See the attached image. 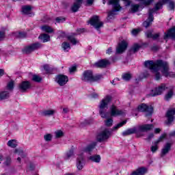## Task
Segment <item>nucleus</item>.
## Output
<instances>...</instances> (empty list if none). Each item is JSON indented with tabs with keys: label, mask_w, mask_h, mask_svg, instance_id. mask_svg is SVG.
<instances>
[{
	"label": "nucleus",
	"mask_w": 175,
	"mask_h": 175,
	"mask_svg": "<svg viewBox=\"0 0 175 175\" xmlns=\"http://www.w3.org/2000/svg\"><path fill=\"white\" fill-rule=\"evenodd\" d=\"M145 68H148L154 74L156 80L161 79V73L165 77H175V74L172 72H169V64L162 60H157L155 62L152 60H147L144 62Z\"/></svg>",
	"instance_id": "1"
},
{
	"label": "nucleus",
	"mask_w": 175,
	"mask_h": 175,
	"mask_svg": "<svg viewBox=\"0 0 175 175\" xmlns=\"http://www.w3.org/2000/svg\"><path fill=\"white\" fill-rule=\"evenodd\" d=\"M168 1L169 0H160L157 3H156L154 8L149 9L148 19L143 23L145 28H148V27H150L152 23V21H154V15H152V14L159 10V9H162L163 5L167 3Z\"/></svg>",
	"instance_id": "2"
},
{
	"label": "nucleus",
	"mask_w": 175,
	"mask_h": 175,
	"mask_svg": "<svg viewBox=\"0 0 175 175\" xmlns=\"http://www.w3.org/2000/svg\"><path fill=\"white\" fill-rule=\"evenodd\" d=\"M111 102V96H105L100 102L99 105V113L102 118H109L110 113L107 112L109 103Z\"/></svg>",
	"instance_id": "3"
},
{
	"label": "nucleus",
	"mask_w": 175,
	"mask_h": 175,
	"mask_svg": "<svg viewBox=\"0 0 175 175\" xmlns=\"http://www.w3.org/2000/svg\"><path fill=\"white\" fill-rule=\"evenodd\" d=\"M100 79H102V75H98L94 76L92 71L91 70L84 71L81 77V80H83V81H87L88 83L98 81V80H100Z\"/></svg>",
	"instance_id": "4"
},
{
	"label": "nucleus",
	"mask_w": 175,
	"mask_h": 175,
	"mask_svg": "<svg viewBox=\"0 0 175 175\" xmlns=\"http://www.w3.org/2000/svg\"><path fill=\"white\" fill-rule=\"evenodd\" d=\"M110 136H111V131L109 129H105L96 135V140L102 143V142L107 140Z\"/></svg>",
	"instance_id": "5"
},
{
	"label": "nucleus",
	"mask_w": 175,
	"mask_h": 175,
	"mask_svg": "<svg viewBox=\"0 0 175 175\" xmlns=\"http://www.w3.org/2000/svg\"><path fill=\"white\" fill-rule=\"evenodd\" d=\"M108 5H112L113 10L108 13V17H111L116 14V12L121 10V5H120V0H109Z\"/></svg>",
	"instance_id": "6"
},
{
	"label": "nucleus",
	"mask_w": 175,
	"mask_h": 175,
	"mask_svg": "<svg viewBox=\"0 0 175 175\" xmlns=\"http://www.w3.org/2000/svg\"><path fill=\"white\" fill-rule=\"evenodd\" d=\"M89 23L91 25L94 27L97 31H99V29L103 27V22L100 21L98 15H94L89 21Z\"/></svg>",
	"instance_id": "7"
},
{
	"label": "nucleus",
	"mask_w": 175,
	"mask_h": 175,
	"mask_svg": "<svg viewBox=\"0 0 175 175\" xmlns=\"http://www.w3.org/2000/svg\"><path fill=\"white\" fill-rule=\"evenodd\" d=\"M42 45L39 42H36L31 44L30 46H26L23 50V54H31L32 51H35V50H38V49H40Z\"/></svg>",
	"instance_id": "8"
},
{
	"label": "nucleus",
	"mask_w": 175,
	"mask_h": 175,
	"mask_svg": "<svg viewBox=\"0 0 175 175\" xmlns=\"http://www.w3.org/2000/svg\"><path fill=\"white\" fill-rule=\"evenodd\" d=\"M174 116H175V108L169 109L165 114V117L167 118L166 124L170 125L172 122L174 121Z\"/></svg>",
	"instance_id": "9"
},
{
	"label": "nucleus",
	"mask_w": 175,
	"mask_h": 175,
	"mask_svg": "<svg viewBox=\"0 0 175 175\" xmlns=\"http://www.w3.org/2000/svg\"><path fill=\"white\" fill-rule=\"evenodd\" d=\"M138 110L139 111H146V116H150V114H152V111H154V108H152V106L147 105L146 104H142L141 105L138 106Z\"/></svg>",
	"instance_id": "10"
},
{
	"label": "nucleus",
	"mask_w": 175,
	"mask_h": 175,
	"mask_svg": "<svg viewBox=\"0 0 175 175\" xmlns=\"http://www.w3.org/2000/svg\"><path fill=\"white\" fill-rule=\"evenodd\" d=\"M154 128V125L152 124H142L139 125L137 127L138 133L144 136L142 132H148V131H151Z\"/></svg>",
	"instance_id": "11"
},
{
	"label": "nucleus",
	"mask_w": 175,
	"mask_h": 175,
	"mask_svg": "<svg viewBox=\"0 0 175 175\" xmlns=\"http://www.w3.org/2000/svg\"><path fill=\"white\" fill-rule=\"evenodd\" d=\"M55 81L59 84V85H65L68 81H69V78L68 76L64 75H59L56 77Z\"/></svg>",
	"instance_id": "12"
},
{
	"label": "nucleus",
	"mask_w": 175,
	"mask_h": 175,
	"mask_svg": "<svg viewBox=\"0 0 175 175\" xmlns=\"http://www.w3.org/2000/svg\"><path fill=\"white\" fill-rule=\"evenodd\" d=\"M134 133L137 135V137H142V136H143V135L140 134L139 131H137V127L127 129L126 131L122 133V135L129 136V135H133Z\"/></svg>",
	"instance_id": "13"
},
{
	"label": "nucleus",
	"mask_w": 175,
	"mask_h": 175,
	"mask_svg": "<svg viewBox=\"0 0 175 175\" xmlns=\"http://www.w3.org/2000/svg\"><path fill=\"white\" fill-rule=\"evenodd\" d=\"M166 90V85L165 83L161 84L158 88H156L154 90H152V96H157L161 95L163 91Z\"/></svg>",
	"instance_id": "14"
},
{
	"label": "nucleus",
	"mask_w": 175,
	"mask_h": 175,
	"mask_svg": "<svg viewBox=\"0 0 175 175\" xmlns=\"http://www.w3.org/2000/svg\"><path fill=\"white\" fill-rule=\"evenodd\" d=\"M110 113L111 117H117L118 116H123V114H124L123 111L121 109H118V108H117L116 105H112L110 107Z\"/></svg>",
	"instance_id": "15"
},
{
	"label": "nucleus",
	"mask_w": 175,
	"mask_h": 175,
	"mask_svg": "<svg viewBox=\"0 0 175 175\" xmlns=\"http://www.w3.org/2000/svg\"><path fill=\"white\" fill-rule=\"evenodd\" d=\"M126 47H128V42H126L125 40H122L118 44V46L116 49L117 54H122V53L126 50Z\"/></svg>",
	"instance_id": "16"
},
{
	"label": "nucleus",
	"mask_w": 175,
	"mask_h": 175,
	"mask_svg": "<svg viewBox=\"0 0 175 175\" xmlns=\"http://www.w3.org/2000/svg\"><path fill=\"white\" fill-rule=\"evenodd\" d=\"M29 88H31V82L29 81H23L19 84V90L21 92H26Z\"/></svg>",
	"instance_id": "17"
},
{
	"label": "nucleus",
	"mask_w": 175,
	"mask_h": 175,
	"mask_svg": "<svg viewBox=\"0 0 175 175\" xmlns=\"http://www.w3.org/2000/svg\"><path fill=\"white\" fill-rule=\"evenodd\" d=\"M81 3H83V0H75L71 6V10L73 13H76V12H79L80 8H81Z\"/></svg>",
	"instance_id": "18"
},
{
	"label": "nucleus",
	"mask_w": 175,
	"mask_h": 175,
	"mask_svg": "<svg viewBox=\"0 0 175 175\" xmlns=\"http://www.w3.org/2000/svg\"><path fill=\"white\" fill-rule=\"evenodd\" d=\"M166 137V135L163 134L162 135L157 141L154 142V145L152 146L150 148V150L152 152H156V151L158 150V144L162 142L163 139H165Z\"/></svg>",
	"instance_id": "19"
},
{
	"label": "nucleus",
	"mask_w": 175,
	"mask_h": 175,
	"mask_svg": "<svg viewBox=\"0 0 175 175\" xmlns=\"http://www.w3.org/2000/svg\"><path fill=\"white\" fill-rule=\"evenodd\" d=\"M77 167L79 170H81L84 167V157L83 154L78 156L77 159Z\"/></svg>",
	"instance_id": "20"
},
{
	"label": "nucleus",
	"mask_w": 175,
	"mask_h": 175,
	"mask_svg": "<svg viewBox=\"0 0 175 175\" xmlns=\"http://www.w3.org/2000/svg\"><path fill=\"white\" fill-rule=\"evenodd\" d=\"M108 65H110V62L107 59H101L95 63L94 66L96 68H106Z\"/></svg>",
	"instance_id": "21"
},
{
	"label": "nucleus",
	"mask_w": 175,
	"mask_h": 175,
	"mask_svg": "<svg viewBox=\"0 0 175 175\" xmlns=\"http://www.w3.org/2000/svg\"><path fill=\"white\" fill-rule=\"evenodd\" d=\"M167 38L175 39V26L170 29L167 33H165L164 39H167Z\"/></svg>",
	"instance_id": "22"
},
{
	"label": "nucleus",
	"mask_w": 175,
	"mask_h": 175,
	"mask_svg": "<svg viewBox=\"0 0 175 175\" xmlns=\"http://www.w3.org/2000/svg\"><path fill=\"white\" fill-rule=\"evenodd\" d=\"M167 38L175 39V26L170 29L167 33H165L164 39H167Z\"/></svg>",
	"instance_id": "23"
},
{
	"label": "nucleus",
	"mask_w": 175,
	"mask_h": 175,
	"mask_svg": "<svg viewBox=\"0 0 175 175\" xmlns=\"http://www.w3.org/2000/svg\"><path fill=\"white\" fill-rule=\"evenodd\" d=\"M147 173V168L142 167L133 172L131 175H144Z\"/></svg>",
	"instance_id": "24"
},
{
	"label": "nucleus",
	"mask_w": 175,
	"mask_h": 175,
	"mask_svg": "<svg viewBox=\"0 0 175 175\" xmlns=\"http://www.w3.org/2000/svg\"><path fill=\"white\" fill-rule=\"evenodd\" d=\"M170 148H172V144L167 143L161 150V157H165L170 151Z\"/></svg>",
	"instance_id": "25"
},
{
	"label": "nucleus",
	"mask_w": 175,
	"mask_h": 175,
	"mask_svg": "<svg viewBox=\"0 0 175 175\" xmlns=\"http://www.w3.org/2000/svg\"><path fill=\"white\" fill-rule=\"evenodd\" d=\"M32 7L31 5H24L22 7V12L24 14H31Z\"/></svg>",
	"instance_id": "26"
},
{
	"label": "nucleus",
	"mask_w": 175,
	"mask_h": 175,
	"mask_svg": "<svg viewBox=\"0 0 175 175\" xmlns=\"http://www.w3.org/2000/svg\"><path fill=\"white\" fill-rule=\"evenodd\" d=\"M89 159L92 161V162H96V163H99L100 162V155L96 154L94 156H91L89 157Z\"/></svg>",
	"instance_id": "27"
},
{
	"label": "nucleus",
	"mask_w": 175,
	"mask_h": 175,
	"mask_svg": "<svg viewBox=\"0 0 175 175\" xmlns=\"http://www.w3.org/2000/svg\"><path fill=\"white\" fill-rule=\"evenodd\" d=\"M7 145L12 148H16L17 147V141L16 139H11L8 141Z\"/></svg>",
	"instance_id": "28"
},
{
	"label": "nucleus",
	"mask_w": 175,
	"mask_h": 175,
	"mask_svg": "<svg viewBox=\"0 0 175 175\" xmlns=\"http://www.w3.org/2000/svg\"><path fill=\"white\" fill-rule=\"evenodd\" d=\"M96 146V143L94 142L91 145H89L87 148L84 149L85 152H91L95 148V146Z\"/></svg>",
	"instance_id": "29"
},
{
	"label": "nucleus",
	"mask_w": 175,
	"mask_h": 175,
	"mask_svg": "<svg viewBox=\"0 0 175 175\" xmlns=\"http://www.w3.org/2000/svg\"><path fill=\"white\" fill-rule=\"evenodd\" d=\"M41 29L44 32H47L48 33H51V32H53V31H54V30H53L51 27L47 26V25H44V26L41 27Z\"/></svg>",
	"instance_id": "30"
},
{
	"label": "nucleus",
	"mask_w": 175,
	"mask_h": 175,
	"mask_svg": "<svg viewBox=\"0 0 175 175\" xmlns=\"http://www.w3.org/2000/svg\"><path fill=\"white\" fill-rule=\"evenodd\" d=\"M39 38L43 40V43H46V42L50 41V36L46 33L40 35Z\"/></svg>",
	"instance_id": "31"
},
{
	"label": "nucleus",
	"mask_w": 175,
	"mask_h": 175,
	"mask_svg": "<svg viewBox=\"0 0 175 175\" xmlns=\"http://www.w3.org/2000/svg\"><path fill=\"white\" fill-rule=\"evenodd\" d=\"M33 81H35L36 83H41L42 80H43V78H42L40 76L37 75H34L32 77V79Z\"/></svg>",
	"instance_id": "32"
},
{
	"label": "nucleus",
	"mask_w": 175,
	"mask_h": 175,
	"mask_svg": "<svg viewBox=\"0 0 175 175\" xmlns=\"http://www.w3.org/2000/svg\"><path fill=\"white\" fill-rule=\"evenodd\" d=\"M55 113V110L51 109V110L44 111L42 114L43 116H53Z\"/></svg>",
	"instance_id": "33"
},
{
	"label": "nucleus",
	"mask_w": 175,
	"mask_h": 175,
	"mask_svg": "<svg viewBox=\"0 0 175 175\" xmlns=\"http://www.w3.org/2000/svg\"><path fill=\"white\" fill-rule=\"evenodd\" d=\"M139 8H140V5L138 4L131 5V13H136V12H139Z\"/></svg>",
	"instance_id": "34"
},
{
	"label": "nucleus",
	"mask_w": 175,
	"mask_h": 175,
	"mask_svg": "<svg viewBox=\"0 0 175 175\" xmlns=\"http://www.w3.org/2000/svg\"><path fill=\"white\" fill-rule=\"evenodd\" d=\"M8 98H9V93H8V92H3L0 93V100L8 99Z\"/></svg>",
	"instance_id": "35"
},
{
	"label": "nucleus",
	"mask_w": 175,
	"mask_h": 175,
	"mask_svg": "<svg viewBox=\"0 0 175 175\" xmlns=\"http://www.w3.org/2000/svg\"><path fill=\"white\" fill-rule=\"evenodd\" d=\"M126 124V121H122L120 123L118 124L116 126H113V128L111 129V131H117L119 128H121L123 125H125Z\"/></svg>",
	"instance_id": "36"
},
{
	"label": "nucleus",
	"mask_w": 175,
	"mask_h": 175,
	"mask_svg": "<svg viewBox=\"0 0 175 175\" xmlns=\"http://www.w3.org/2000/svg\"><path fill=\"white\" fill-rule=\"evenodd\" d=\"M15 154H18L21 158H24L25 157V154H24V151L21 149H15L14 150Z\"/></svg>",
	"instance_id": "37"
},
{
	"label": "nucleus",
	"mask_w": 175,
	"mask_h": 175,
	"mask_svg": "<svg viewBox=\"0 0 175 175\" xmlns=\"http://www.w3.org/2000/svg\"><path fill=\"white\" fill-rule=\"evenodd\" d=\"M122 79L125 80V81H129L131 79H132V75L130 73H126L122 75Z\"/></svg>",
	"instance_id": "38"
},
{
	"label": "nucleus",
	"mask_w": 175,
	"mask_h": 175,
	"mask_svg": "<svg viewBox=\"0 0 175 175\" xmlns=\"http://www.w3.org/2000/svg\"><path fill=\"white\" fill-rule=\"evenodd\" d=\"M172 96H173V90H170L167 94L165 96V100H170L172 99Z\"/></svg>",
	"instance_id": "39"
},
{
	"label": "nucleus",
	"mask_w": 175,
	"mask_h": 175,
	"mask_svg": "<svg viewBox=\"0 0 175 175\" xmlns=\"http://www.w3.org/2000/svg\"><path fill=\"white\" fill-rule=\"evenodd\" d=\"M14 36L16 38H25L27 36V33H25V32H16L14 33Z\"/></svg>",
	"instance_id": "40"
},
{
	"label": "nucleus",
	"mask_w": 175,
	"mask_h": 175,
	"mask_svg": "<svg viewBox=\"0 0 175 175\" xmlns=\"http://www.w3.org/2000/svg\"><path fill=\"white\" fill-rule=\"evenodd\" d=\"M62 46L64 51H66L68 49H70V44L66 42H63Z\"/></svg>",
	"instance_id": "41"
},
{
	"label": "nucleus",
	"mask_w": 175,
	"mask_h": 175,
	"mask_svg": "<svg viewBox=\"0 0 175 175\" xmlns=\"http://www.w3.org/2000/svg\"><path fill=\"white\" fill-rule=\"evenodd\" d=\"M12 163V158H10V157H7L5 158V160L3 163V164L5 165V166H10Z\"/></svg>",
	"instance_id": "42"
},
{
	"label": "nucleus",
	"mask_w": 175,
	"mask_h": 175,
	"mask_svg": "<svg viewBox=\"0 0 175 175\" xmlns=\"http://www.w3.org/2000/svg\"><path fill=\"white\" fill-rule=\"evenodd\" d=\"M55 135L57 139H59V137H62V136H64V132H62L61 130H59L55 131Z\"/></svg>",
	"instance_id": "43"
},
{
	"label": "nucleus",
	"mask_w": 175,
	"mask_h": 175,
	"mask_svg": "<svg viewBox=\"0 0 175 175\" xmlns=\"http://www.w3.org/2000/svg\"><path fill=\"white\" fill-rule=\"evenodd\" d=\"M68 40H70V42L72 43V44H77V40H76V38H75V36H69L68 37Z\"/></svg>",
	"instance_id": "44"
},
{
	"label": "nucleus",
	"mask_w": 175,
	"mask_h": 175,
	"mask_svg": "<svg viewBox=\"0 0 175 175\" xmlns=\"http://www.w3.org/2000/svg\"><path fill=\"white\" fill-rule=\"evenodd\" d=\"M14 88V81H10L7 85L8 90H13Z\"/></svg>",
	"instance_id": "45"
},
{
	"label": "nucleus",
	"mask_w": 175,
	"mask_h": 175,
	"mask_svg": "<svg viewBox=\"0 0 175 175\" xmlns=\"http://www.w3.org/2000/svg\"><path fill=\"white\" fill-rule=\"evenodd\" d=\"M71 157H73V150H69L66 154L65 157V159H69Z\"/></svg>",
	"instance_id": "46"
},
{
	"label": "nucleus",
	"mask_w": 175,
	"mask_h": 175,
	"mask_svg": "<svg viewBox=\"0 0 175 175\" xmlns=\"http://www.w3.org/2000/svg\"><path fill=\"white\" fill-rule=\"evenodd\" d=\"M168 8H169V10H174V8H175L174 1H170Z\"/></svg>",
	"instance_id": "47"
},
{
	"label": "nucleus",
	"mask_w": 175,
	"mask_h": 175,
	"mask_svg": "<svg viewBox=\"0 0 175 175\" xmlns=\"http://www.w3.org/2000/svg\"><path fill=\"white\" fill-rule=\"evenodd\" d=\"M105 125L106 126H111V125H113V119L109 118L107 120H105Z\"/></svg>",
	"instance_id": "48"
},
{
	"label": "nucleus",
	"mask_w": 175,
	"mask_h": 175,
	"mask_svg": "<svg viewBox=\"0 0 175 175\" xmlns=\"http://www.w3.org/2000/svg\"><path fill=\"white\" fill-rule=\"evenodd\" d=\"M140 49V45L135 44L132 48V51L133 53H136V51H139V49Z\"/></svg>",
	"instance_id": "49"
},
{
	"label": "nucleus",
	"mask_w": 175,
	"mask_h": 175,
	"mask_svg": "<svg viewBox=\"0 0 175 175\" xmlns=\"http://www.w3.org/2000/svg\"><path fill=\"white\" fill-rule=\"evenodd\" d=\"M52 138H53V136L51 135V134H47L44 136V139L46 142H51Z\"/></svg>",
	"instance_id": "50"
},
{
	"label": "nucleus",
	"mask_w": 175,
	"mask_h": 175,
	"mask_svg": "<svg viewBox=\"0 0 175 175\" xmlns=\"http://www.w3.org/2000/svg\"><path fill=\"white\" fill-rule=\"evenodd\" d=\"M44 70L46 73H51V70L50 69V67L47 64L44 65Z\"/></svg>",
	"instance_id": "51"
},
{
	"label": "nucleus",
	"mask_w": 175,
	"mask_h": 175,
	"mask_svg": "<svg viewBox=\"0 0 175 175\" xmlns=\"http://www.w3.org/2000/svg\"><path fill=\"white\" fill-rule=\"evenodd\" d=\"M66 20V19L65 18L61 16L56 18L57 23H64Z\"/></svg>",
	"instance_id": "52"
},
{
	"label": "nucleus",
	"mask_w": 175,
	"mask_h": 175,
	"mask_svg": "<svg viewBox=\"0 0 175 175\" xmlns=\"http://www.w3.org/2000/svg\"><path fill=\"white\" fill-rule=\"evenodd\" d=\"M139 32H140L139 29H134L132 30L131 33L132 35L136 36L137 35V33H139Z\"/></svg>",
	"instance_id": "53"
},
{
	"label": "nucleus",
	"mask_w": 175,
	"mask_h": 175,
	"mask_svg": "<svg viewBox=\"0 0 175 175\" xmlns=\"http://www.w3.org/2000/svg\"><path fill=\"white\" fill-rule=\"evenodd\" d=\"M77 69V68L76 67V66H73L69 68V72L70 73H73L74 72H76Z\"/></svg>",
	"instance_id": "54"
},
{
	"label": "nucleus",
	"mask_w": 175,
	"mask_h": 175,
	"mask_svg": "<svg viewBox=\"0 0 175 175\" xmlns=\"http://www.w3.org/2000/svg\"><path fill=\"white\" fill-rule=\"evenodd\" d=\"M123 2H124L125 6H130L131 3H132V1L131 0H122Z\"/></svg>",
	"instance_id": "55"
},
{
	"label": "nucleus",
	"mask_w": 175,
	"mask_h": 175,
	"mask_svg": "<svg viewBox=\"0 0 175 175\" xmlns=\"http://www.w3.org/2000/svg\"><path fill=\"white\" fill-rule=\"evenodd\" d=\"M146 35L147 38H151L152 39V36L154 34H152V31H149L146 33Z\"/></svg>",
	"instance_id": "56"
},
{
	"label": "nucleus",
	"mask_w": 175,
	"mask_h": 175,
	"mask_svg": "<svg viewBox=\"0 0 175 175\" xmlns=\"http://www.w3.org/2000/svg\"><path fill=\"white\" fill-rule=\"evenodd\" d=\"M159 33L153 34V36L152 37V39H153V40H157V39H158L159 38Z\"/></svg>",
	"instance_id": "57"
},
{
	"label": "nucleus",
	"mask_w": 175,
	"mask_h": 175,
	"mask_svg": "<svg viewBox=\"0 0 175 175\" xmlns=\"http://www.w3.org/2000/svg\"><path fill=\"white\" fill-rule=\"evenodd\" d=\"M5 38V32L0 31V40H2Z\"/></svg>",
	"instance_id": "58"
},
{
	"label": "nucleus",
	"mask_w": 175,
	"mask_h": 175,
	"mask_svg": "<svg viewBox=\"0 0 175 175\" xmlns=\"http://www.w3.org/2000/svg\"><path fill=\"white\" fill-rule=\"evenodd\" d=\"M63 113L64 114H66V113H69V109L66 107L63 109Z\"/></svg>",
	"instance_id": "59"
},
{
	"label": "nucleus",
	"mask_w": 175,
	"mask_h": 175,
	"mask_svg": "<svg viewBox=\"0 0 175 175\" xmlns=\"http://www.w3.org/2000/svg\"><path fill=\"white\" fill-rule=\"evenodd\" d=\"M152 137H154V134L150 133L147 138V140H151V139H152Z\"/></svg>",
	"instance_id": "60"
},
{
	"label": "nucleus",
	"mask_w": 175,
	"mask_h": 175,
	"mask_svg": "<svg viewBox=\"0 0 175 175\" xmlns=\"http://www.w3.org/2000/svg\"><path fill=\"white\" fill-rule=\"evenodd\" d=\"M113 53V49L109 48L107 50V54H111Z\"/></svg>",
	"instance_id": "61"
},
{
	"label": "nucleus",
	"mask_w": 175,
	"mask_h": 175,
	"mask_svg": "<svg viewBox=\"0 0 175 175\" xmlns=\"http://www.w3.org/2000/svg\"><path fill=\"white\" fill-rule=\"evenodd\" d=\"M3 75H5V70L3 69H0V77H1Z\"/></svg>",
	"instance_id": "62"
},
{
	"label": "nucleus",
	"mask_w": 175,
	"mask_h": 175,
	"mask_svg": "<svg viewBox=\"0 0 175 175\" xmlns=\"http://www.w3.org/2000/svg\"><path fill=\"white\" fill-rule=\"evenodd\" d=\"M87 3L88 5H92V3H94V0H88Z\"/></svg>",
	"instance_id": "63"
},
{
	"label": "nucleus",
	"mask_w": 175,
	"mask_h": 175,
	"mask_svg": "<svg viewBox=\"0 0 175 175\" xmlns=\"http://www.w3.org/2000/svg\"><path fill=\"white\" fill-rule=\"evenodd\" d=\"M161 132V129H154V133H159Z\"/></svg>",
	"instance_id": "64"
}]
</instances>
